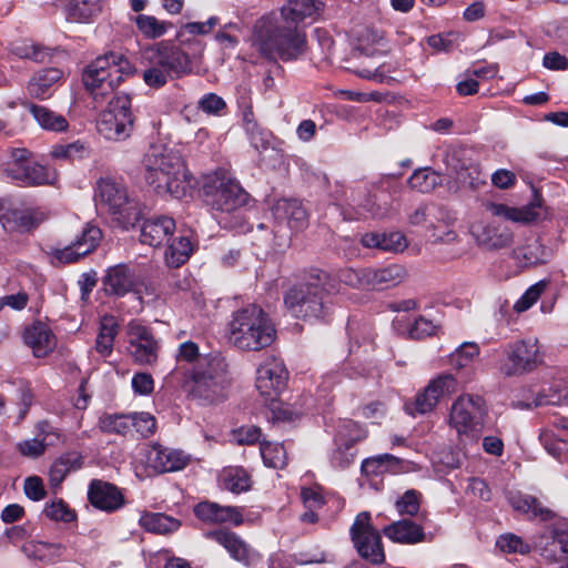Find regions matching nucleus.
<instances>
[{"label":"nucleus","mask_w":568,"mask_h":568,"mask_svg":"<svg viewBox=\"0 0 568 568\" xmlns=\"http://www.w3.org/2000/svg\"><path fill=\"white\" fill-rule=\"evenodd\" d=\"M102 284L106 295L122 297L131 292H135L141 281L133 267L129 264L120 263L106 268Z\"/></svg>","instance_id":"obj_21"},{"label":"nucleus","mask_w":568,"mask_h":568,"mask_svg":"<svg viewBox=\"0 0 568 568\" xmlns=\"http://www.w3.org/2000/svg\"><path fill=\"white\" fill-rule=\"evenodd\" d=\"M264 464L272 468H283L287 462L284 446L278 443H266L261 446Z\"/></svg>","instance_id":"obj_52"},{"label":"nucleus","mask_w":568,"mask_h":568,"mask_svg":"<svg viewBox=\"0 0 568 568\" xmlns=\"http://www.w3.org/2000/svg\"><path fill=\"white\" fill-rule=\"evenodd\" d=\"M88 500L104 513L111 514L121 509L125 499L119 487L101 479H92L88 487Z\"/></svg>","instance_id":"obj_24"},{"label":"nucleus","mask_w":568,"mask_h":568,"mask_svg":"<svg viewBox=\"0 0 568 568\" xmlns=\"http://www.w3.org/2000/svg\"><path fill=\"white\" fill-rule=\"evenodd\" d=\"M389 52L384 36L373 29H367L358 39L356 48V58L359 63L352 67L349 70L358 78L374 81L377 83L389 82L392 78L389 74L397 70V63L384 62L378 65H366L365 59L384 57Z\"/></svg>","instance_id":"obj_10"},{"label":"nucleus","mask_w":568,"mask_h":568,"mask_svg":"<svg viewBox=\"0 0 568 568\" xmlns=\"http://www.w3.org/2000/svg\"><path fill=\"white\" fill-rule=\"evenodd\" d=\"M377 200H381L379 194L371 195L369 192L358 191L353 197V202L357 204L358 210L355 216L349 219H364V217H376L383 219L388 214L389 205L387 202L377 204Z\"/></svg>","instance_id":"obj_36"},{"label":"nucleus","mask_w":568,"mask_h":568,"mask_svg":"<svg viewBox=\"0 0 568 568\" xmlns=\"http://www.w3.org/2000/svg\"><path fill=\"white\" fill-rule=\"evenodd\" d=\"M403 469V459L390 455L382 454L368 457L362 463V471L366 475H382L384 473H399Z\"/></svg>","instance_id":"obj_38"},{"label":"nucleus","mask_w":568,"mask_h":568,"mask_svg":"<svg viewBox=\"0 0 568 568\" xmlns=\"http://www.w3.org/2000/svg\"><path fill=\"white\" fill-rule=\"evenodd\" d=\"M383 534L392 541L404 545L423 542L426 538L423 526L410 519H400L385 526Z\"/></svg>","instance_id":"obj_31"},{"label":"nucleus","mask_w":568,"mask_h":568,"mask_svg":"<svg viewBox=\"0 0 568 568\" xmlns=\"http://www.w3.org/2000/svg\"><path fill=\"white\" fill-rule=\"evenodd\" d=\"M97 204L105 210L113 223L123 230L134 227L142 217V205L128 192L125 185L110 178L97 183Z\"/></svg>","instance_id":"obj_7"},{"label":"nucleus","mask_w":568,"mask_h":568,"mask_svg":"<svg viewBox=\"0 0 568 568\" xmlns=\"http://www.w3.org/2000/svg\"><path fill=\"white\" fill-rule=\"evenodd\" d=\"M24 343L36 357H44L55 347V337L48 325L36 322L23 332Z\"/></svg>","instance_id":"obj_30"},{"label":"nucleus","mask_w":568,"mask_h":568,"mask_svg":"<svg viewBox=\"0 0 568 568\" xmlns=\"http://www.w3.org/2000/svg\"><path fill=\"white\" fill-rule=\"evenodd\" d=\"M62 78V71L57 68H47L36 73L28 82V92L31 97L43 99L49 89Z\"/></svg>","instance_id":"obj_39"},{"label":"nucleus","mask_w":568,"mask_h":568,"mask_svg":"<svg viewBox=\"0 0 568 568\" xmlns=\"http://www.w3.org/2000/svg\"><path fill=\"white\" fill-rule=\"evenodd\" d=\"M195 516L205 523L222 524L232 523L241 525L243 523L242 509L235 506H221L212 501H202L194 507Z\"/></svg>","instance_id":"obj_27"},{"label":"nucleus","mask_w":568,"mask_h":568,"mask_svg":"<svg viewBox=\"0 0 568 568\" xmlns=\"http://www.w3.org/2000/svg\"><path fill=\"white\" fill-rule=\"evenodd\" d=\"M496 546L503 552L527 555L530 552V546L519 536L507 532L500 535L496 540Z\"/></svg>","instance_id":"obj_54"},{"label":"nucleus","mask_w":568,"mask_h":568,"mask_svg":"<svg viewBox=\"0 0 568 568\" xmlns=\"http://www.w3.org/2000/svg\"><path fill=\"white\" fill-rule=\"evenodd\" d=\"M276 223L291 231H302L308 225V214L302 202L295 199H280L272 206Z\"/></svg>","instance_id":"obj_26"},{"label":"nucleus","mask_w":568,"mask_h":568,"mask_svg":"<svg viewBox=\"0 0 568 568\" xmlns=\"http://www.w3.org/2000/svg\"><path fill=\"white\" fill-rule=\"evenodd\" d=\"M406 277V270L398 264L381 268H367L366 283L369 290L384 291L399 285Z\"/></svg>","instance_id":"obj_33"},{"label":"nucleus","mask_w":568,"mask_h":568,"mask_svg":"<svg viewBox=\"0 0 568 568\" xmlns=\"http://www.w3.org/2000/svg\"><path fill=\"white\" fill-rule=\"evenodd\" d=\"M22 550L29 558L53 562L64 555L65 546L62 544L29 540L23 544Z\"/></svg>","instance_id":"obj_37"},{"label":"nucleus","mask_w":568,"mask_h":568,"mask_svg":"<svg viewBox=\"0 0 568 568\" xmlns=\"http://www.w3.org/2000/svg\"><path fill=\"white\" fill-rule=\"evenodd\" d=\"M504 357L498 371L506 377L523 376L536 371L544 362L541 346L537 338L516 339L504 346Z\"/></svg>","instance_id":"obj_12"},{"label":"nucleus","mask_w":568,"mask_h":568,"mask_svg":"<svg viewBox=\"0 0 568 568\" xmlns=\"http://www.w3.org/2000/svg\"><path fill=\"white\" fill-rule=\"evenodd\" d=\"M10 52L20 59H28L34 62H44L49 58V50L30 40L16 41L10 47Z\"/></svg>","instance_id":"obj_45"},{"label":"nucleus","mask_w":568,"mask_h":568,"mask_svg":"<svg viewBox=\"0 0 568 568\" xmlns=\"http://www.w3.org/2000/svg\"><path fill=\"white\" fill-rule=\"evenodd\" d=\"M337 291L335 281L317 271L312 281L290 288L284 296L287 312L303 320L324 321L332 313L331 294Z\"/></svg>","instance_id":"obj_3"},{"label":"nucleus","mask_w":568,"mask_h":568,"mask_svg":"<svg viewBox=\"0 0 568 568\" xmlns=\"http://www.w3.org/2000/svg\"><path fill=\"white\" fill-rule=\"evenodd\" d=\"M356 448L335 438V448L331 455V464L335 468L344 469L354 463Z\"/></svg>","instance_id":"obj_55"},{"label":"nucleus","mask_w":568,"mask_h":568,"mask_svg":"<svg viewBox=\"0 0 568 568\" xmlns=\"http://www.w3.org/2000/svg\"><path fill=\"white\" fill-rule=\"evenodd\" d=\"M132 428L143 438L152 436L156 430V419L148 412L131 414Z\"/></svg>","instance_id":"obj_60"},{"label":"nucleus","mask_w":568,"mask_h":568,"mask_svg":"<svg viewBox=\"0 0 568 568\" xmlns=\"http://www.w3.org/2000/svg\"><path fill=\"white\" fill-rule=\"evenodd\" d=\"M479 355V346L474 342H465L449 355V363L457 369L469 366Z\"/></svg>","instance_id":"obj_51"},{"label":"nucleus","mask_w":568,"mask_h":568,"mask_svg":"<svg viewBox=\"0 0 568 568\" xmlns=\"http://www.w3.org/2000/svg\"><path fill=\"white\" fill-rule=\"evenodd\" d=\"M471 234L477 243L489 250L506 247L511 243V232L500 225L491 223H475L471 225Z\"/></svg>","instance_id":"obj_29"},{"label":"nucleus","mask_w":568,"mask_h":568,"mask_svg":"<svg viewBox=\"0 0 568 568\" xmlns=\"http://www.w3.org/2000/svg\"><path fill=\"white\" fill-rule=\"evenodd\" d=\"M323 3L318 0H287L281 9V20L300 26L305 20H314L322 10Z\"/></svg>","instance_id":"obj_32"},{"label":"nucleus","mask_w":568,"mask_h":568,"mask_svg":"<svg viewBox=\"0 0 568 568\" xmlns=\"http://www.w3.org/2000/svg\"><path fill=\"white\" fill-rule=\"evenodd\" d=\"M276 337L275 326L268 314L260 306L248 305L232 314L229 323V339L242 351H261Z\"/></svg>","instance_id":"obj_5"},{"label":"nucleus","mask_w":568,"mask_h":568,"mask_svg":"<svg viewBox=\"0 0 568 568\" xmlns=\"http://www.w3.org/2000/svg\"><path fill=\"white\" fill-rule=\"evenodd\" d=\"M145 180L158 194L181 199L191 187L182 158L162 146H152L144 155Z\"/></svg>","instance_id":"obj_4"},{"label":"nucleus","mask_w":568,"mask_h":568,"mask_svg":"<svg viewBox=\"0 0 568 568\" xmlns=\"http://www.w3.org/2000/svg\"><path fill=\"white\" fill-rule=\"evenodd\" d=\"M178 364L186 363L183 388L187 397L200 406H213L227 398L231 386L229 364L219 352L201 354L192 341L179 345Z\"/></svg>","instance_id":"obj_1"},{"label":"nucleus","mask_w":568,"mask_h":568,"mask_svg":"<svg viewBox=\"0 0 568 568\" xmlns=\"http://www.w3.org/2000/svg\"><path fill=\"white\" fill-rule=\"evenodd\" d=\"M288 372L281 358L266 357L257 367L255 386L266 402H276L286 388Z\"/></svg>","instance_id":"obj_16"},{"label":"nucleus","mask_w":568,"mask_h":568,"mask_svg":"<svg viewBox=\"0 0 568 568\" xmlns=\"http://www.w3.org/2000/svg\"><path fill=\"white\" fill-rule=\"evenodd\" d=\"M203 192L206 204L214 212V217L225 229L232 227L233 224L222 215L236 213L250 200L248 193L239 181L222 169L206 178Z\"/></svg>","instance_id":"obj_6"},{"label":"nucleus","mask_w":568,"mask_h":568,"mask_svg":"<svg viewBox=\"0 0 568 568\" xmlns=\"http://www.w3.org/2000/svg\"><path fill=\"white\" fill-rule=\"evenodd\" d=\"M539 439L546 452L557 459H560L561 456L568 452V442L558 438L551 432H541L539 435Z\"/></svg>","instance_id":"obj_61"},{"label":"nucleus","mask_w":568,"mask_h":568,"mask_svg":"<svg viewBox=\"0 0 568 568\" xmlns=\"http://www.w3.org/2000/svg\"><path fill=\"white\" fill-rule=\"evenodd\" d=\"M486 207L491 215L503 216L513 222L531 223L541 219V205L538 202H531L521 207H511L501 203H488Z\"/></svg>","instance_id":"obj_34"},{"label":"nucleus","mask_w":568,"mask_h":568,"mask_svg":"<svg viewBox=\"0 0 568 568\" xmlns=\"http://www.w3.org/2000/svg\"><path fill=\"white\" fill-rule=\"evenodd\" d=\"M190 462L189 455L182 450L164 447L160 444L151 445L145 453L148 467L158 473H170L183 469Z\"/></svg>","instance_id":"obj_25"},{"label":"nucleus","mask_w":568,"mask_h":568,"mask_svg":"<svg viewBox=\"0 0 568 568\" xmlns=\"http://www.w3.org/2000/svg\"><path fill=\"white\" fill-rule=\"evenodd\" d=\"M253 47L272 61H295L307 52V37L301 26L281 19H260L254 26Z\"/></svg>","instance_id":"obj_2"},{"label":"nucleus","mask_w":568,"mask_h":568,"mask_svg":"<svg viewBox=\"0 0 568 568\" xmlns=\"http://www.w3.org/2000/svg\"><path fill=\"white\" fill-rule=\"evenodd\" d=\"M134 120L131 98L125 93H119L100 112L97 130L108 141L122 142L131 136L134 130Z\"/></svg>","instance_id":"obj_11"},{"label":"nucleus","mask_w":568,"mask_h":568,"mask_svg":"<svg viewBox=\"0 0 568 568\" xmlns=\"http://www.w3.org/2000/svg\"><path fill=\"white\" fill-rule=\"evenodd\" d=\"M458 382L452 374H439L432 378L428 384L416 394L414 402L406 403V412L415 416L432 412L440 399L457 392Z\"/></svg>","instance_id":"obj_15"},{"label":"nucleus","mask_w":568,"mask_h":568,"mask_svg":"<svg viewBox=\"0 0 568 568\" xmlns=\"http://www.w3.org/2000/svg\"><path fill=\"white\" fill-rule=\"evenodd\" d=\"M420 493L415 489L406 490L395 503V508L400 516H414L420 508Z\"/></svg>","instance_id":"obj_58"},{"label":"nucleus","mask_w":568,"mask_h":568,"mask_svg":"<svg viewBox=\"0 0 568 568\" xmlns=\"http://www.w3.org/2000/svg\"><path fill=\"white\" fill-rule=\"evenodd\" d=\"M43 513L49 519L54 521L70 523L75 519V513L62 499L45 504Z\"/></svg>","instance_id":"obj_59"},{"label":"nucleus","mask_w":568,"mask_h":568,"mask_svg":"<svg viewBox=\"0 0 568 568\" xmlns=\"http://www.w3.org/2000/svg\"><path fill=\"white\" fill-rule=\"evenodd\" d=\"M3 173L21 186L52 184L57 179L55 172L34 161L32 153L24 148L11 149Z\"/></svg>","instance_id":"obj_13"},{"label":"nucleus","mask_w":568,"mask_h":568,"mask_svg":"<svg viewBox=\"0 0 568 568\" xmlns=\"http://www.w3.org/2000/svg\"><path fill=\"white\" fill-rule=\"evenodd\" d=\"M468 153L465 149H449L444 156V163L449 174L455 175L463 186L477 190L486 184L487 176Z\"/></svg>","instance_id":"obj_17"},{"label":"nucleus","mask_w":568,"mask_h":568,"mask_svg":"<svg viewBox=\"0 0 568 568\" xmlns=\"http://www.w3.org/2000/svg\"><path fill=\"white\" fill-rule=\"evenodd\" d=\"M207 537L221 545L234 560L246 567L255 566L261 560L260 552L233 531L219 529L210 531Z\"/></svg>","instance_id":"obj_22"},{"label":"nucleus","mask_w":568,"mask_h":568,"mask_svg":"<svg viewBox=\"0 0 568 568\" xmlns=\"http://www.w3.org/2000/svg\"><path fill=\"white\" fill-rule=\"evenodd\" d=\"M515 256L523 262L525 266H534L545 263L548 257L546 247L537 240L532 239L526 244L515 250Z\"/></svg>","instance_id":"obj_42"},{"label":"nucleus","mask_w":568,"mask_h":568,"mask_svg":"<svg viewBox=\"0 0 568 568\" xmlns=\"http://www.w3.org/2000/svg\"><path fill=\"white\" fill-rule=\"evenodd\" d=\"M221 478L224 488L235 494L247 491L252 485L251 476L243 467H227Z\"/></svg>","instance_id":"obj_43"},{"label":"nucleus","mask_w":568,"mask_h":568,"mask_svg":"<svg viewBox=\"0 0 568 568\" xmlns=\"http://www.w3.org/2000/svg\"><path fill=\"white\" fill-rule=\"evenodd\" d=\"M193 243L189 236L174 239L165 251V262L170 267H180L191 256Z\"/></svg>","instance_id":"obj_41"},{"label":"nucleus","mask_w":568,"mask_h":568,"mask_svg":"<svg viewBox=\"0 0 568 568\" xmlns=\"http://www.w3.org/2000/svg\"><path fill=\"white\" fill-rule=\"evenodd\" d=\"M252 110L248 108L244 112V128L250 138V142L257 151L266 150L271 144L272 134L270 131L262 129L252 118Z\"/></svg>","instance_id":"obj_44"},{"label":"nucleus","mask_w":568,"mask_h":568,"mask_svg":"<svg viewBox=\"0 0 568 568\" xmlns=\"http://www.w3.org/2000/svg\"><path fill=\"white\" fill-rule=\"evenodd\" d=\"M128 351L134 362L143 365L156 361L159 346L148 327L132 321L128 325Z\"/></svg>","instance_id":"obj_20"},{"label":"nucleus","mask_w":568,"mask_h":568,"mask_svg":"<svg viewBox=\"0 0 568 568\" xmlns=\"http://www.w3.org/2000/svg\"><path fill=\"white\" fill-rule=\"evenodd\" d=\"M116 334L118 325L113 318H104L101 323L100 332L95 342V348L101 355L108 356L112 352L113 341Z\"/></svg>","instance_id":"obj_49"},{"label":"nucleus","mask_w":568,"mask_h":568,"mask_svg":"<svg viewBox=\"0 0 568 568\" xmlns=\"http://www.w3.org/2000/svg\"><path fill=\"white\" fill-rule=\"evenodd\" d=\"M171 77L163 68L158 67L154 61H150V67L143 72V80L146 85L159 89L166 84Z\"/></svg>","instance_id":"obj_63"},{"label":"nucleus","mask_w":568,"mask_h":568,"mask_svg":"<svg viewBox=\"0 0 568 568\" xmlns=\"http://www.w3.org/2000/svg\"><path fill=\"white\" fill-rule=\"evenodd\" d=\"M47 217V213L41 209L0 204V223L7 232H29L43 223Z\"/></svg>","instance_id":"obj_18"},{"label":"nucleus","mask_w":568,"mask_h":568,"mask_svg":"<svg viewBox=\"0 0 568 568\" xmlns=\"http://www.w3.org/2000/svg\"><path fill=\"white\" fill-rule=\"evenodd\" d=\"M175 231V221L165 215L148 219L141 226L140 241L153 247L168 242Z\"/></svg>","instance_id":"obj_28"},{"label":"nucleus","mask_w":568,"mask_h":568,"mask_svg":"<svg viewBox=\"0 0 568 568\" xmlns=\"http://www.w3.org/2000/svg\"><path fill=\"white\" fill-rule=\"evenodd\" d=\"M51 155L58 160H82L90 155V149L85 142L78 140L68 144L54 145L51 150Z\"/></svg>","instance_id":"obj_47"},{"label":"nucleus","mask_w":568,"mask_h":568,"mask_svg":"<svg viewBox=\"0 0 568 568\" xmlns=\"http://www.w3.org/2000/svg\"><path fill=\"white\" fill-rule=\"evenodd\" d=\"M139 523L145 530L160 535L174 532L181 526L180 520L161 513L143 514Z\"/></svg>","instance_id":"obj_40"},{"label":"nucleus","mask_w":568,"mask_h":568,"mask_svg":"<svg viewBox=\"0 0 568 568\" xmlns=\"http://www.w3.org/2000/svg\"><path fill=\"white\" fill-rule=\"evenodd\" d=\"M102 239L101 230L93 225H87L74 241L63 247L53 251V257L61 263H73L93 252Z\"/></svg>","instance_id":"obj_23"},{"label":"nucleus","mask_w":568,"mask_h":568,"mask_svg":"<svg viewBox=\"0 0 568 568\" xmlns=\"http://www.w3.org/2000/svg\"><path fill=\"white\" fill-rule=\"evenodd\" d=\"M440 183V174L429 168L416 170L408 179L409 186L422 193L433 191Z\"/></svg>","instance_id":"obj_46"},{"label":"nucleus","mask_w":568,"mask_h":568,"mask_svg":"<svg viewBox=\"0 0 568 568\" xmlns=\"http://www.w3.org/2000/svg\"><path fill=\"white\" fill-rule=\"evenodd\" d=\"M508 500L515 510L531 514L532 516L544 515V510L539 501L530 495H523L519 493L510 494Z\"/></svg>","instance_id":"obj_57"},{"label":"nucleus","mask_w":568,"mask_h":568,"mask_svg":"<svg viewBox=\"0 0 568 568\" xmlns=\"http://www.w3.org/2000/svg\"><path fill=\"white\" fill-rule=\"evenodd\" d=\"M149 61L163 68L171 79H179L193 72L189 54L176 45L159 44L149 54Z\"/></svg>","instance_id":"obj_19"},{"label":"nucleus","mask_w":568,"mask_h":568,"mask_svg":"<svg viewBox=\"0 0 568 568\" xmlns=\"http://www.w3.org/2000/svg\"><path fill=\"white\" fill-rule=\"evenodd\" d=\"M134 21L139 31L149 39L162 37L169 27V23L148 14H139Z\"/></svg>","instance_id":"obj_50"},{"label":"nucleus","mask_w":568,"mask_h":568,"mask_svg":"<svg viewBox=\"0 0 568 568\" xmlns=\"http://www.w3.org/2000/svg\"><path fill=\"white\" fill-rule=\"evenodd\" d=\"M367 437V430L364 429L357 422H344L336 434V439L342 440L353 447Z\"/></svg>","instance_id":"obj_53"},{"label":"nucleus","mask_w":568,"mask_h":568,"mask_svg":"<svg viewBox=\"0 0 568 568\" xmlns=\"http://www.w3.org/2000/svg\"><path fill=\"white\" fill-rule=\"evenodd\" d=\"M351 536L361 557L374 565L384 562L385 554L382 538L371 524L369 513L363 511L356 516L351 527Z\"/></svg>","instance_id":"obj_14"},{"label":"nucleus","mask_w":568,"mask_h":568,"mask_svg":"<svg viewBox=\"0 0 568 568\" xmlns=\"http://www.w3.org/2000/svg\"><path fill=\"white\" fill-rule=\"evenodd\" d=\"M366 271L367 268L353 270L346 268L339 272L338 278L342 283L354 287V288H368L366 283Z\"/></svg>","instance_id":"obj_64"},{"label":"nucleus","mask_w":568,"mask_h":568,"mask_svg":"<svg viewBox=\"0 0 568 568\" xmlns=\"http://www.w3.org/2000/svg\"><path fill=\"white\" fill-rule=\"evenodd\" d=\"M99 425L104 433L126 435L132 430L131 414H105Z\"/></svg>","instance_id":"obj_48"},{"label":"nucleus","mask_w":568,"mask_h":568,"mask_svg":"<svg viewBox=\"0 0 568 568\" xmlns=\"http://www.w3.org/2000/svg\"><path fill=\"white\" fill-rule=\"evenodd\" d=\"M132 72L133 65L122 53L109 52L85 68L83 83L94 100H103Z\"/></svg>","instance_id":"obj_8"},{"label":"nucleus","mask_w":568,"mask_h":568,"mask_svg":"<svg viewBox=\"0 0 568 568\" xmlns=\"http://www.w3.org/2000/svg\"><path fill=\"white\" fill-rule=\"evenodd\" d=\"M32 115L37 124L44 131L62 133L69 129L68 120L45 105L24 102L22 104Z\"/></svg>","instance_id":"obj_35"},{"label":"nucleus","mask_w":568,"mask_h":568,"mask_svg":"<svg viewBox=\"0 0 568 568\" xmlns=\"http://www.w3.org/2000/svg\"><path fill=\"white\" fill-rule=\"evenodd\" d=\"M545 287L546 284L542 281L531 285L514 304V311L523 313L529 310L540 298Z\"/></svg>","instance_id":"obj_62"},{"label":"nucleus","mask_w":568,"mask_h":568,"mask_svg":"<svg viewBox=\"0 0 568 568\" xmlns=\"http://www.w3.org/2000/svg\"><path fill=\"white\" fill-rule=\"evenodd\" d=\"M486 416L485 400L480 396L463 394L452 404L448 423L462 443H473L480 437Z\"/></svg>","instance_id":"obj_9"},{"label":"nucleus","mask_w":568,"mask_h":568,"mask_svg":"<svg viewBox=\"0 0 568 568\" xmlns=\"http://www.w3.org/2000/svg\"><path fill=\"white\" fill-rule=\"evenodd\" d=\"M566 554H568V544L566 540V531L558 530L554 537L542 549V556L550 561L560 560Z\"/></svg>","instance_id":"obj_56"}]
</instances>
